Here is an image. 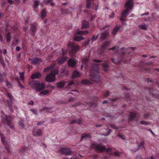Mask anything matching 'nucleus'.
Returning a JSON list of instances; mask_svg holds the SVG:
<instances>
[{"label":"nucleus","instance_id":"nucleus-60","mask_svg":"<svg viewBox=\"0 0 159 159\" xmlns=\"http://www.w3.org/2000/svg\"><path fill=\"white\" fill-rule=\"evenodd\" d=\"M148 130L149 132H150L153 135H155V134L154 132L152 131V130L151 129H148Z\"/></svg>","mask_w":159,"mask_h":159},{"label":"nucleus","instance_id":"nucleus-26","mask_svg":"<svg viewBox=\"0 0 159 159\" xmlns=\"http://www.w3.org/2000/svg\"><path fill=\"white\" fill-rule=\"evenodd\" d=\"M136 116V114L134 112H131L130 113L129 116V120H132L134 118H135Z\"/></svg>","mask_w":159,"mask_h":159},{"label":"nucleus","instance_id":"nucleus-38","mask_svg":"<svg viewBox=\"0 0 159 159\" xmlns=\"http://www.w3.org/2000/svg\"><path fill=\"white\" fill-rule=\"evenodd\" d=\"M19 75L21 79L24 82V76L25 75V72H20L19 73Z\"/></svg>","mask_w":159,"mask_h":159},{"label":"nucleus","instance_id":"nucleus-3","mask_svg":"<svg viewBox=\"0 0 159 159\" xmlns=\"http://www.w3.org/2000/svg\"><path fill=\"white\" fill-rule=\"evenodd\" d=\"M98 69L99 68L98 67V65L95 64L92 66V70L93 71V72H91L90 73V76H91L92 80L95 81L99 80L100 77L97 73Z\"/></svg>","mask_w":159,"mask_h":159},{"label":"nucleus","instance_id":"nucleus-32","mask_svg":"<svg viewBox=\"0 0 159 159\" xmlns=\"http://www.w3.org/2000/svg\"><path fill=\"white\" fill-rule=\"evenodd\" d=\"M54 66H55V65L54 64H52L51 65H50V66H48L46 68H45L44 69L43 71H44V72H46L47 71H49V70H51L52 68L54 67Z\"/></svg>","mask_w":159,"mask_h":159},{"label":"nucleus","instance_id":"nucleus-55","mask_svg":"<svg viewBox=\"0 0 159 159\" xmlns=\"http://www.w3.org/2000/svg\"><path fill=\"white\" fill-rule=\"evenodd\" d=\"M62 54L63 56H66L67 54V52L66 51H64V50L62 49Z\"/></svg>","mask_w":159,"mask_h":159},{"label":"nucleus","instance_id":"nucleus-63","mask_svg":"<svg viewBox=\"0 0 159 159\" xmlns=\"http://www.w3.org/2000/svg\"><path fill=\"white\" fill-rule=\"evenodd\" d=\"M109 94V92L108 91H107L105 94V96L107 97L108 96Z\"/></svg>","mask_w":159,"mask_h":159},{"label":"nucleus","instance_id":"nucleus-1","mask_svg":"<svg viewBox=\"0 0 159 159\" xmlns=\"http://www.w3.org/2000/svg\"><path fill=\"white\" fill-rule=\"evenodd\" d=\"M29 85L32 89H35L37 92L42 90L45 88L44 84L40 83L39 81L36 80H33L30 82L29 83Z\"/></svg>","mask_w":159,"mask_h":159},{"label":"nucleus","instance_id":"nucleus-24","mask_svg":"<svg viewBox=\"0 0 159 159\" xmlns=\"http://www.w3.org/2000/svg\"><path fill=\"white\" fill-rule=\"evenodd\" d=\"M80 73L77 70H75L73 72L72 75V78L73 79H75L80 77Z\"/></svg>","mask_w":159,"mask_h":159},{"label":"nucleus","instance_id":"nucleus-31","mask_svg":"<svg viewBox=\"0 0 159 159\" xmlns=\"http://www.w3.org/2000/svg\"><path fill=\"white\" fill-rule=\"evenodd\" d=\"M77 123L78 124H81L82 123V120L81 119H76L75 120H72L71 121L70 124H72L74 123Z\"/></svg>","mask_w":159,"mask_h":159},{"label":"nucleus","instance_id":"nucleus-8","mask_svg":"<svg viewBox=\"0 0 159 159\" xmlns=\"http://www.w3.org/2000/svg\"><path fill=\"white\" fill-rule=\"evenodd\" d=\"M109 45V42L105 41L102 46L100 50V53L101 55H104L106 54V51Z\"/></svg>","mask_w":159,"mask_h":159},{"label":"nucleus","instance_id":"nucleus-46","mask_svg":"<svg viewBox=\"0 0 159 159\" xmlns=\"http://www.w3.org/2000/svg\"><path fill=\"white\" fill-rule=\"evenodd\" d=\"M148 90L152 94H154V93L153 91V87H150L148 88Z\"/></svg>","mask_w":159,"mask_h":159},{"label":"nucleus","instance_id":"nucleus-35","mask_svg":"<svg viewBox=\"0 0 159 159\" xmlns=\"http://www.w3.org/2000/svg\"><path fill=\"white\" fill-rule=\"evenodd\" d=\"M91 3V0H86V7L87 9H89L90 8Z\"/></svg>","mask_w":159,"mask_h":159},{"label":"nucleus","instance_id":"nucleus-22","mask_svg":"<svg viewBox=\"0 0 159 159\" xmlns=\"http://www.w3.org/2000/svg\"><path fill=\"white\" fill-rule=\"evenodd\" d=\"M37 28L36 26L33 24H31L30 26V30L32 32V35H34L35 33L36 32Z\"/></svg>","mask_w":159,"mask_h":159},{"label":"nucleus","instance_id":"nucleus-48","mask_svg":"<svg viewBox=\"0 0 159 159\" xmlns=\"http://www.w3.org/2000/svg\"><path fill=\"white\" fill-rule=\"evenodd\" d=\"M38 1L36 0L34 2V7L37 8L38 6Z\"/></svg>","mask_w":159,"mask_h":159},{"label":"nucleus","instance_id":"nucleus-5","mask_svg":"<svg viewBox=\"0 0 159 159\" xmlns=\"http://www.w3.org/2000/svg\"><path fill=\"white\" fill-rule=\"evenodd\" d=\"M6 95L9 98V100H7L6 101L7 102V104L11 112H13V109L12 107V105L13 103L12 101L14 100V97L11 93L7 92L6 94Z\"/></svg>","mask_w":159,"mask_h":159},{"label":"nucleus","instance_id":"nucleus-47","mask_svg":"<svg viewBox=\"0 0 159 159\" xmlns=\"http://www.w3.org/2000/svg\"><path fill=\"white\" fill-rule=\"evenodd\" d=\"M6 86L8 88H11V85L10 82H9L7 81L6 82Z\"/></svg>","mask_w":159,"mask_h":159},{"label":"nucleus","instance_id":"nucleus-41","mask_svg":"<svg viewBox=\"0 0 159 159\" xmlns=\"http://www.w3.org/2000/svg\"><path fill=\"white\" fill-rule=\"evenodd\" d=\"M98 37L99 35L98 34L96 36L93 35L92 37L91 40L93 42L94 41L96 40L98 38Z\"/></svg>","mask_w":159,"mask_h":159},{"label":"nucleus","instance_id":"nucleus-45","mask_svg":"<svg viewBox=\"0 0 159 159\" xmlns=\"http://www.w3.org/2000/svg\"><path fill=\"white\" fill-rule=\"evenodd\" d=\"M27 0H15L16 3L17 4H19L21 1L24 2L26 1Z\"/></svg>","mask_w":159,"mask_h":159},{"label":"nucleus","instance_id":"nucleus-57","mask_svg":"<svg viewBox=\"0 0 159 159\" xmlns=\"http://www.w3.org/2000/svg\"><path fill=\"white\" fill-rule=\"evenodd\" d=\"M18 84H19V86L21 87V88H25V87L24 85H22L20 82L18 81Z\"/></svg>","mask_w":159,"mask_h":159},{"label":"nucleus","instance_id":"nucleus-58","mask_svg":"<svg viewBox=\"0 0 159 159\" xmlns=\"http://www.w3.org/2000/svg\"><path fill=\"white\" fill-rule=\"evenodd\" d=\"M18 43V40L17 39H15L14 41L12 43V45H14L15 44H17Z\"/></svg>","mask_w":159,"mask_h":159},{"label":"nucleus","instance_id":"nucleus-62","mask_svg":"<svg viewBox=\"0 0 159 159\" xmlns=\"http://www.w3.org/2000/svg\"><path fill=\"white\" fill-rule=\"evenodd\" d=\"M16 50L17 51H19L20 50V48L19 46H17L16 48Z\"/></svg>","mask_w":159,"mask_h":159},{"label":"nucleus","instance_id":"nucleus-29","mask_svg":"<svg viewBox=\"0 0 159 159\" xmlns=\"http://www.w3.org/2000/svg\"><path fill=\"white\" fill-rule=\"evenodd\" d=\"M59 72V68L58 67H56L55 69L52 71H51L50 72L52 73L53 75H54L55 76V75L57 74Z\"/></svg>","mask_w":159,"mask_h":159},{"label":"nucleus","instance_id":"nucleus-12","mask_svg":"<svg viewBox=\"0 0 159 159\" xmlns=\"http://www.w3.org/2000/svg\"><path fill=\"white\" fill-rule=\"evenodd\" d=\"M33 134L34 136H40L42 134V130L40 129H38L37 130H35V129L33 131Z\"/></svg>","mask_w":159,"mask_h":159},{"label":"nucleus","instance_id":"nucleus-54","mask_svg":"<svg viewBox=\"0 0 159 159\" xmlns=\"http://www.w3.org/2000/svg\"><path fill=\"white\" fill-rule=\"evenodd\" d=\"M8 1L7 2L11 4H14V2L13 1L11 0H7Z\"/></svg>","mask_w":159,"mask_h":159},{"label":"nucleus","instance_id":"nucleus-61","mask_svg":"<svg viewBox=\"0 0 159 159\" xmlns=\"http://www.w3.org/2000/svg\"><path fill=\"white\" fill-rule=\"evenodd\" d=\"M19 125H20L22 128H24V125L23 122H21L19 123Z\"/></svg>","mask_w":159,"mask_h":159},{"label":"nucleus","instance_id":"nucleus-9","mask_svg":"<svg viewBox=\"0 0 159 159\" xmlns=\"http://www.w3.org/2000/svg\"><path fill=\"white\" fill-rule=\"evenodd\" d=\"M55 80V77L52 73H50L45 77V80L47 82H52Z\"/></svg>","mask_w":159,"mask_h":159},{"label":"nucleus","instance_id":"nucleus-40","mask_svg":"<svg viewBox=\"0 0 159 159\" xmlns=\"http://www.w3.org/2000/svg\"><path fill=\"white\" fill-rule=\"evenodd\" d=\"M139 27L142 30H146L147 29V27L145 24L140 25L139 26Z\"/></svg>","mask_w":159,"mask_h":159},{"label":"nucleus","instance_id":"nucleus-43","mask_svg":"<svg viewBox=\"0 0 159 159\" xmlns=\"http://www.w3.org/2000/svg\"><path fill=\"white\" fill-rule=\"evenodd\" d=\"M26 147L24 146L21 148V149L20 150V152L22 153H24L25 152V151H26Z\"/></svg>","mask_w":159,"mask_h":159},{"label":"nucleus","instance_id":"nucleus-7","mask_svg":"<svg viewBox=\"0 0 159 159\" xmlns=\"http://www.w3.org/2000/svg\"><path fill=\"white\" fill-rule=\"evenodd\" d=\"M92 146L97 152H102L106 150L104 146H102L100 144H93Z\"/></svg>","mask_w":159,"mask_h":159},{"label":"nucleus","instance_id":"nucleus-37","mask_svg":"<svg viewBox=\"0 0 159 159\" xmlns=\"http://www.w3.org/2000/svg\"><path fill=\"white\" fill-rule=\"evenodd\" d=\"M48 93H49L48 90H44L40 92L39 93V95L40 96H42V95L43 96V95H45L47 94Z\"/></svg>","mask_w":159,"mask_h":159},{"label":"nucleus","instance_id":"nucleus-16","mask_svg":"<svg viewBox=\"0 0 159 159\" xmlns=\"http://www.w3.org/2000/svg\"><path fill=\"white\" fill-rule=\"evenodd\" d=\"M109 34L108 31H105L104 32L101 34L100 36V39L101 40H104L107 37Z\"/></svg>","mask_w":159,"mask_h":159},{"label":"nucleus","instance_id":"nucleus-44","mask_svg":"<svg viewBox=\"0 0 159 159\" xmlns=\"http://www.w3.org/2000/svg\"><path fill=\"white\" fill-rule=\"evenodd\" d=\"M140 123L142 125H149V123L146 121L141 120L140 121Z\"/></svg>","mask_w":159,"mask_h":159},{"label":"nucleus","instance_id":"nucleus-42","mask_svg":"<svg viewBox=\"0 0 159 159\" xmlns=\"http://www.w3.org/2000/svg\"><path fill=\"white\" fill-rule=\"evenodd\" d=\"M53 0H43V3H44V4H48L49 3H51V2H52L53 1Z\"/></svg>","mask_w":159,"mask_h":159},{"label":"nucleus","instance_id":"nucleus-51","mask_svg":"<svg viewBox=\"0 0 159 159\" xmlns=\"http://www.w3.org/2000/svg\"><path fill=\"white\" fill-rule=\"evenodd\" d=\"M118 136L119 138L123 140H125V137L123 135L119 134L118 135Z\"/></svg>","mask_w":159,"mask_h":159},{"label":"nucleus","instance_id":"nucleus-27","mask_svg":"<svg viewBox=\"0 0 159 159\" xmlns=\"http://www.w3.org/2000/svg\"><path fill=\"white\" fill-rule=\"evenodd\" d=\"M47 14V12L45 9H43L41 12V17L43 19L45 17Z\"/></svg>","mask_w":159,"mask_h":159},{"label":"nucleus","instance_id":"nucleus-30","mask_svg":"<svg viewBox=\"0 0 159 159\" xmlns=\"http://www.w3.org/2000/svg\"><path fill=\"white\" fill-rule=\"evenodd\" d=\"M109 67V65L106 62H105L102 65V69L105 71H107Z\"/></svg>","mask_w":159,"mask_h":159},{"label":"nucleus","instance_id":"nucleus-13","mask_svg":"<svg viewBox=\"0 0 159 159\" xmlns=\"http://www.w3.org/2000/svg\"><path fill=\"white\" fill-rule=\"evenodd\" d=\"M42 76V74L39 72H36L34 73L31 76L32 79H38Z\"/></svg>","mask_w":159,"mask_h":159},{"label":"nucleus","instance_id":"nucleus-2","mask_svg":"<svg viewBox=\"0 0 159 159\" xmlns=\"http://www.w3.org/2000/svg\"><path fill=\"white\" fill-rule=\"evenodd\" d=\"M1 121L2 123L7 124L11 129H14L15 127L12 123V119L10 115L1 114Z\"/></svg>","mask_w":159,"mask_h":159},{"label":"nucleus","instance_id":"nucleus-36","mask_svg":"<svg viewBox=\"0 0 159 159\" xmlns=\"http://www.w3.org/2000/svg\"><path fill=\"white\" fill-rule=\"evenodd\" d=\"M84 39V38L81 36H76L74 38V40L75 41H80Z\"/></svg>","mask_w":159,"mask_h":159},{"label":"nucleus","instance_id":"nucleus-15","mask_svg":"<svg viewBox=\"0 0 159 159\" xmlns=\"http://www.w3.org/2000/svg\"><path fill=\"white\" fill-rule=\"evenodd\" d=\"M67 58V57L66 56H62L57 59V61L60 64H61L65 62Z\"/></svg>","mask_w":159,"mask_h":159},{"label":"nucleus","instance_id":"nucleus-56","mask_svg":"<svg viewBox=\"0 0 159 159\" xmlns=\"http://www.w3.org/2000/svg\"><path fill=\"white\" fill-rule=\"evenodd\" d=\"M44 123V122L43 121H40L39 122H38L37 123V125H42V124H43Z\"/></svg>","mask_w":159,"mask_h":159},{"label":"nucleus","instance_id":"nucleus-50","mask_svg":"<svg viewBox=\"0 0 159 159\" xmlns=\"http://www.w3.org/2000/svg\"><path fill=\"white\" fill-rule=\"evenodd\" d=\"M89 61V59L88 58H84L82 60V62L85 64H86Z\"/></svg>","mask_w":159,"mask_h":159},{"label":"nucleus","instance_id":"nucleus-18","mask_svg":"<svg viewBox=\"0 0 159 159\" xmlns=\"http://www.w3.org/2000/svg\"><path fill=\"white\" fill-rule=\"evenodd\" d=\"M31 63L32 64L36 65L38 64L39 62L42 61V60L41 58L35 57L32 59L31 60Z\"/></svg>","mask_w":159,"mask_h":159},{"label":"nucleus","instance_id":"nucleus-52","mask_svg":"<svg viewBox=\"0 0 159 159\" xmlns=\"http://www.w3.org/2000/svg\"><path fill=\"white\" fill-rule=\"evenodd\" d=\"M145 81L146 82H147L148 83L151 82L152 84H153L152 81V80H151L150 79L146 78L145 79Z\"/></svg>","mask_w":159,"mask_h":159},{"label":"nucleus","instance_id":"nucleus-6","mask_svg":"<svg viewBox=\"0 0 159 159\" xmlns=\"http://www.w3.org/2000/svg\"><path fill=\"white\" fill-rule=\"evenodd\" d=\"M59 151L61 154L66 156L70 155L71 153V149L68 148L60 147Z\"/></svg>","mask_w":159,"mask_h":159},{"label":"nucleus","instance_id":"nucleus-14","mask_svg":"<svg viewBox=\"0 0 159 159\" xmlns=\"http://www.w3.org/2000/svg\"><path fill=\"white\" fill-rule=\"evenodd\" d=\"M76 64V62L73 59H70L68 61V66L69 67H74Z\"/></svg>","mask_w":159,"mask_h":159},{"label":"nucleus","instance_id":"nucleus-19","mask_svg":"<svg viewBox=\"0 0 159 159\" xmlns=\"http://www.w3.org/2000/svg\"><path fill=\"white\" fill-rule=\"evenodd\" d=\"M89 26V24L88 21L86 20H83L82 21L81 28L85 29L88 28Z\"/></svg>","mask_w":159,"mask_h":159},{"label":"nucleus","instance_id":"nucleus-34","mask_svg":"<svg viewBox=\"0 0 159 159\" xmlns=\"http://www.w3.org/2000/svg\"><path fill=\"white\" fill-rule=\"evenodd\" d=\"M81 83L84 84H89L91 83V81L87 79L83 80L81 81Z\"/></svg>","mask_w":159,"mask_h":159},{"label":"nucleus","instance_id":"nucleus-33","mask_svg":"<svg viewBox=\"0 0 159 159\" xmlns=\"http://www.w3.org/2000/svg\"><path fill=\"white\" fill-rule=\"evenodd\" d=\"M88 33V32L87 31H80L77 32L76 34L78 35H82L83 34H87Z\"/></svg>","mask_w":159,"mask_h":159},{"label":"nucleus","instance_id":"nucleus-11","mask_svg":"<svg viewBox=\"0 0 159 159\" xmlns=\"http://www.w3.org/2000/svg\"><path fill=\"white\" fill-rule=\"evenodd\" d=\"M133 5V0H128L125 4V7L126 9H128L129 10L132 8Z\"/></svg>","mask_w":159,"mask_h":159},{"label":"nucleus","instance_id":"nucleus-21","mask_svg":"<svg viewBox=\"0 0 159 159\" xmlns=\"http://www.w3.org/2000/svg\"><path fill=\"white\" fill-rule=\"evenodd\" d=\"M91 136V135L90 133H85L82 135L81 140H82L84 139L89 138Z\"/></svg>","mask_w":159,"mask_h":159},{"label":"nucleus","instance_id":"nucleus-23","mask_svg":"<svg viewBox=\"0 0 159 159\" xmlns=\"http://www.w3.org/2000/svg\"><path fill=\"white\" fill-rule=\"evenodd\" d=\"M66 82L63 81H61L60 82L57 83V86L58 88H61L64 87Z\"/></svg>","mask_w":159,"mask_h":159},{"label":"nucleus","instance_id":"nucleus-53","mask_svg":"<svg viewBox=\"0 0 159 159\" xmlns=\"http://www.w3.org/2000/svg\"><path fill=\"white\" fill-rule=\"evenodd\" d=\"M113 154L116 157H118L120 156V153L117 152H114L113 153Z\"/></svg>","mask_w":159,"mask_h":159},{"label":"nucleus","instance_id":"nucleus-4","mask_svg":"<svg viewBox=\"0 0 159 159\" xmlns=\"http://www.w3.org/2000/svg\"><path fill=\"white\" fill-rule=\"evenodd\" d=\"M68 46L70 49V52L72 54L76 53L80 49L79 46L78 45H75L73 42H69L68 43Z\"/></svg>","mask_w":159,"mask_h":159},{"label":"nucleus","instance_id":"nucleus-49","mask_svg":"<svg viewBox=\"0 0 159 159\" xmlns=\"http://www.w3.org/2000/svg\"><path fill=\"white\" fill-rule=\"evenodd\" d=\"M11 30H12V31H13V32L14 33H16L17 31V30H18V28L16 27L13 26Z\"/></svg>","mask_w":159,"mask_h":159},{"label":"nucleus","instance_id":"nucleus-59","mask_svg":"<svg viewBox=\"0 0 159 159\" xmlns=\"http://www.w3.org/2000/svg\"><path fill=\"white\" fill-rule=\"evenodd\" d=\"M93 61L96 63H100L102 62V61L100 60L94 59L93 60Z\"/></svg>","mask_w":159,"mask_h":159},{"label":"nucleus","instance_id":"nucleus-64","mask_svg":"<svg viewBox=\"0 0 159 159\" xmlns=\"http://www.w3.org/2000/svg\"><path fill=\"white\" fill-rule=\"evenodd\" d=\"M74 100V98L72 97H71L68 100L69 102H71L72 101Z\"/></svg>","mask_w":159,"mask_h":159},{"label":"nucleus","instance_id":"nucleus-25","mask_svg":"<svg viewBox=\"0 0 159 159\" xmlns=\"http://www.w3.org/2000/svg\"><path fill=\"white\" fill-rule=\"evenodd\" d=\"M6 76V74L4 72H0V83H2L4 81V77Z\"/></svg>","mask_w":159,"mask_h":159},{"label":"nucleus","instance_id":"nucleus-17","mask_svg":"<svg viewBox=\"0 0 159 159\" xmlns=\"http://www.w3.org/2000/svg\"><path fill=\"white\" fill-rule=\"evenodd\" d=\"M6 31L7 32V33L6 35V39L7 42V43H10L11 40V36L10 32H7V29H6Z\"/></svg>","mask_w":159,"mask_h":159},{"label":"nucleus","instance_id":"nucleus-10","mask_svg":"<svg viewBox=\"0 0 159 159\" xmlns=\"http://www.w3.org/2000/svg\"><path fill=\"white\" fill-rule=\"evenodd\" d=\"M2 143L5 146L6 149L8 153H10L11 151L9 149V146L8 143L5 140V138L4 136L1 137Z\"/></svg>","mask_w":159,"mask_h":159},{"label":"nucleus","instance_id":"nucleus-39","mask_svg":"<svg viewBox=\"0 0 159 159\" xmlns=\"http://www.w3.org/2000/svg\"><path fill=\"white\" fill-rule=\"evenodd\" d=\"M145 144L144 142H142L138 146V148L139 149L143 148L144 147V144Z\"/></svg>","mask_w":159,"mask_h":159},{"label":"nucleus","instance_id":"nucleus-28","mask_svg":"<svg viewBox=\"0 0 159 159\" xmlns=\"http://www.w3.org/2000/svg\"><path fill=\"white\" fill-rule=\"evenodd\" d=\"M129 10L128 9H126L124 10L122 13L121 16L122 17L125 18L128 15Z\"/></svg>","mask_w":159,"mask_h":159},{"label":"nucleus","instance_id":"nucleus-20","mask_svg":"<svg viewBox=\"0 0 159 159\" xmlns=\"http://www.w3.org/2000/svg\"><path fill=\"white\" fill-rule=\"evenodd\" d=\"M121 26L120 25H116L115 27L114 28L113 31L112 33V34L115 35L116 34L117 32L119 30Z\"/></svg>","mask_w":159,"mask_h":159}]
</instances>
